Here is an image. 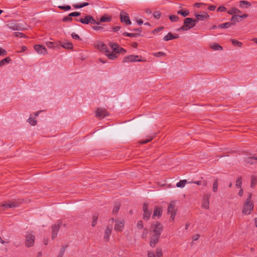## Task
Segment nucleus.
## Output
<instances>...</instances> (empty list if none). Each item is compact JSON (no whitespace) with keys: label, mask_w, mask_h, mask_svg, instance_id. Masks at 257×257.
<instances>
[{"label":"nucleus","mask_w":257,"mask_h":257,"mask_svg":"<svg viewBox=\"0 0 257 257\" xmlns=\"http://www.w3.org/2000/svg\"><path fill=\"white\" fill-rule=\"evenodd\" d=\"M251 194L249 193L242 209V213L245 215L249 214L253 209V204L251 201Z\"/></svg>","instance_id":"obj_1"},{"label":"nucleus","mask_w":257,"mask_h":257,"mask_svg":"<svg viewBox=\"0 0 257 257\" xmlns=\"http://www.w3.org/2000/svg\"><path fill=\"white\" fill-rule=\"evenodd\" d=\"M197 20L196 19L187 18L184 20V25L180 27V30L182 31H188L194 27Z\"/></svg>","instance_id":"obj_2"},{"label":"nucleus","mask_w":257,"mask_h":257,"mask_svg":"<svg viewBox=\"0 0 257 257\" xmlns=\"http://www.w3.org/2000/svg\"><path fill=\"white\" fill-rule=\"evenodd\" d=\"M75 20L76 21L80 22L83 24H91L99 25V23L98 22H96L93 17L90 15H86L84 18H81L79 19H76Z\"/></svg>","instance_id":"obj_3"},{"label":"nucleus","mask_w":257,"mask_h":257,"mask_svg":"<svg viewBox=\"0 0 257 257\" xmlns=\"http://www.w3.org/2000/svg\"><path fill=\"white\" fill-rule=\"evenodd\" d=\"M22 201L20 199L18 200H13L11 201L6 202L5 203L2 204L1 205V207L2 208L3 210H5L8 208H11L18 207L21 203Z\"/></svg>","instance_id":"obj_4"},{"label":"nucleus","mask_w":257,"mask_h":257,"mask_svg":"<svg viewBox=\"0 0 257 257\" xmlns=\"http://www.w3.org/2000/svg\"><path fill=\"white\" fill-rule=\"evenodd\" d=\"M163 229V225L158 222L154 224H152L150 228V231L153 232V234H156L159 235H161Z\"/></svg>","instance_id":"obj_5"},{"label":"nucleus","mask_w":257,"mask_h":257,"mask_svg":"<svg viewBox=\"0 0 257 257\" xmlns=\"http://www.w3.org/2000/svg\"><path fill=\"white\" fill-rule=\"evenodd\" d=\"M175 201L171 202L168 206V213L171 215L170 218V221H173L175 218V216L176 214V209L175 208Z\"/></svg>","instance_id":"obj_6"},{"label":"nucleus","mask_w":257,"mask_h":257,"mask_svg":"<svg viewBox=\"0 0 257 257\" xmlns=\"http://www.w3.org/2000/svg\"><path fill=\"white\" fill-rule=\"evenodd\" d=\"M139 57L138 55H131L127 56H125L123 60L122 63H127V62H145L146 60L145 59H138Z\"/></svg>","instance_id":"obj_7"},{"label":"nucleus","mask_w":257,"mask_h":257,"mask_svg":"<svg viewBox=\"0 0 257 257\" xmlns=\"http://www.w3.org/2000/svg\"><path fill=\"white\" fill-rule=\"evenodd\" d=\"M120 20L121 23H124L126 25H130L132 23L128 14L123 11H121L119 15Z\"/></svg>","instance_id":"obj_8"},{"label":"nucleus","mask_w":257,"mask_h":257,"mask_svg":"<svg viewBox=\"0 0 257 257\" xmlns=\"http://www.w3.org/2000/svg\"><path fill=\"white\" fill-rule=\"evenodd\" d=\"M35 237L33 234L29 233L26 236V245L29 247L32 246L34 244Z\"/></svg>","instance_id":"obj_9"},{"label":"nucleus","mask_w":257,"mask_h":257,"mask_svg":"<svg viewBox=\"0 0 257 257\" xmlns=\"http://www.w3.org/2000/svg\"><path fill=\"white\" fill-rule=\"evenodd\" d=\"M114 230L116 231L121 232L123 230L124 226V221L122 220L120 221L115 220Z\"/></svg>","instance_id":"obj_10"},{"label":"nucleus","mask_w":257,"mask_h":257,"mask_svg":"<svg viewBox=\"0 0 257 257\" xmlns=\"http://www.w3.org/2000/svg\"><path fill=\"white\" fill-rule=\"evenodd\" d=\"M210 197V194H205L203 198V201L202 203V206L207 209L209 208V199Z\"/></svg>","instance_id":"obj_11"},{"label":"nucleus","mask_w":257,"mask_h":257,"mask_svg":"<svg viewBox=\"0 0 257 257\" xmlns=\"http://www.w3.org/2000/svg\"><path fill=\"white\" fill-rule=\"evenodd\" d=\"M160 237V235L156 234L152 235L150 239V246L152 247H155L156 244L159 242Z\"/></svg>","instance_id":"obj_12"},{"label":"nucleus","mask_w":257,"mask_h":257,"mask_svg":"<svg viewBox=\"0 0 257 257\" xmlns=\"http://www.w3.org/2000/svg\"><path fill=\"white\" fill-rule=\"evenodd\" d=\"M6 26L12 30H19L20 29V26L16 23L14 21L9 22L6 25Z\"/></svg>","instance_id":"obj_13"},{"label":"nucleus","mask_w":257,"mask_h":257,"mask_svg":"<svg viewBox=\"0 0 257 257\" xmlns=\"http://www.w3.org/2000/svg\"><path fill=\"white\" fill-rule=\"evenodd\" d=\"M96 47L99 51H100L102 52H104L105 53L108 52V49L107 45L102 42H98L96 46Z\"/></svg>","instance_id":"obj_14"},{"label":"nucleus","mask_w":257,"mask_h":257,"mask_svg":"<svg viewBox=\"0 0 257 257\" xmlns=\"http://www.w3.org/2000/svg\"><path fill=\"white\" fill-rule=\"evenodd\" d=\"M143 218L145 220H148L151 216V211H149L148 209V204L147 203H145L143 205Z\"/></svg>","instance_id":"obj_15"},{"label":"nucleus","mask_w":257,"mask_h":257,"mask_svg":"<svg viewBox=\"0 0 257 257\" xmlns=\"http://www.w3.org/2000/svg\"><path fill=\"white\" fill-rule=\"evenodd\" d=\"M35 50L39 54L45 55L47 53L46 48L41 45H36L35 46Z\"/></svg>","instance_id":"obj_16"},{"label":"nucleus","mask_w":257,"mask_h":257,"mask_svg":"<svg viewBox=\"0 0 257 257\" xmlns=\"http://www.w3.org/2000/svg\"><path fill=\"white\" fill-rule=\"evenodd\" d=\"M108 115L107 112L103 108H98L96 111V116L97 117L103 118Z\"/></svg>","instance_id":"obj_17"},{"label":"nucleus","mask_w":257,"mask_h":257,"mask_svg":"<svg viewBox=\"0 0 257 257\" xmlns=\"http://www.w3.org/2000/svg\"><path fill=\"white\" fill-rule=\"evenodd\" d=\"M162 213V209L160 207H157L154 211L152 218L155 219L156 216L160 217Z\"/></svg>","instance_id":"obj_18"},{"label":"nucleus","mask_w":257,"mask_h":257,"mask_svg":"<svg viewBox=\"0 0 257 257\" xmlns=\"http://www.w3.org/2000/svg\"><path fill=\"white\" fill-rule=\"evenodd\" d=\"M209 17V16L207 13H205L203 14H198L196 15V20H197V22H198L199 20L203 21L205 19H208Z\"/></svg>","instance_id":"obj_19"},{"label":"nucleus","mask_w":257,"mask_h":257,"mask_svg":"<svg viewBox=\"0 0 257 257\" xmlns=\"http://www.w3.org/2000/svg\"><path fill=\"white\" fill-rule=\"evenodd\" d=\"M109 46L112 49L113 52L118 53V51L120 46L117 44L115 43L110 42L109 43Z\"/></svg>","instance_id":"obj_20"},{"label":"nucleus","mask_w":257,"mask_h":257,"mask_svg":"<svg viewBox=\"0 0 257 257\" xmlns=\"http://www.w3.org/2000/svg\"><path fill=\"white\" fill-rule=\"evenodd\" d=\"M111 228H109V227H107L105 230V232H104V239L106 240V241H108V239H109V236L111 233Z\"/></svg>","instance_id":"obj_21"},{"label":"nucleus","mask_w":257,"mask_h":257,"mask_svg":"<svg viewBox=\"0 0 257 257\" xmlns=\"http://www.w3.org/2000/svg\"><path fill=\"white\" fill-rule=\"evenodd\" d=\"M178 38V36H174L171 33H169L166 36H165L163 38V40L166 41H168L169 40H171L174 39H176Z\"/></svg>","instance_id":"obj_22"},{"label":"nucleus","mask_w":257,"mask_h":257,"mask_svg":"<svg viewBox=\"0 0 257 257\" xmlns=\"http://www.w3.org/2000/svg\"><path fill=\"white\" fill-rule=\"evenodd\" d=\"M106 55L109 59L113 60L117 57L118 53L114 52H110L108 51V52L106 53Z\"/></svg>","instance_id":"obj_23"},{"label":"nucleus","mask_w":257,"mask_h":257,"mask_svg":"<svg viewBox=\"0 0 257 257\" xmlns=\"http://www.w3.org/2000/svg\"><path fill=\"white\" fill-rule=\"evenodd\" d=\"M112 18L110 16H108L106 15H105L101 17L100 19V23H103V22H109L111 21Z\"/></svg>","instance_id":"obj_24"},{"label":"nucleus","mask_w":257,"mask_h":257,"mask_svg":"<svg viewBox=\"0 0 257 257\" xmlns=\"http://www.w3.org/2000/svg\"><path fill=\"white\" fill-rule=\"evenodd\" d=\"M233 25H235V21H234V22H227V23H225L223 24H221L218 26V28H227Z\"/></svg>","instance_id":"obj_25"},{"label":"nucleus","mask_w":257,"mask_h":257,"mask_svg":"<svg viewBox=\"0 0 257 257\" xmlns=\"http://www.w3.org/2000/svg\"><path fill=\"white\" fill-rule=\"evenodd\" d=\"M250 6H251L250 3L248 1H241L239 2V7L240 8H247L250 7Z\"/></svg>","instance_id":"obj_26"},{"label":"nucleus","mask_w":257,"mask_h":257,"mask_svg":"<svg viewBox=\"0 0 257 257\" xmlns=\"http://www.w3.org/2000/svg\"><path fill=\"white\" fill-rule=\"evenodd\" d=\"M241 12L239 10L235 8H232L227 11V13L228 14L231 15L232 16L236 15V14H241Z\"/></svg>","instance_id":"obj_27"},{"label":"nucleus","mask_w":257,"mask_h":257,"mask_svg":"<svg viewBox=\"0 0 257 257\" xmlns=\"http://www.w3.org/2000/svg\"><path fill=\"white\" fill-rule=\"evenodd\" d=\"M251 179V183H250V187L254 188L255 185L257 183V177L255 175H251L250 177Z\"/></svg>","instance_id":"obj_28"},{"label":"nucleus","mask_w":257,"mask_h":257,"mask_svg":"<svg viewBox=\"0 0 257 257\" xmlns=\"http://www.w3.org/2000/svg\"><path fill=\"white\" fill-rule=\"evenodd\" d=\"M11 61L10 57H6L0 61V67H2L6 64L9 63Z\"/></svg>","instance_id":"obj_29"},{"label":"nucleus","mask_w":257,"mask_h":257,"mask_svg":"<svg viewBox=\"0 0 257 257\" xmlns=\"http://www.w3.org/2000/svg\"><path fill=\"white\" fill-rule=\"evenodd\" d=\"M242 185V178L241 176H238L237 178L236 182H235V186L237 188H241Z\"/></svg>","instance_id":"obj_30"},{"label":"nucleus","mask_w":257,"mask_h":257,"mask_svg":"<svg viewBox=\"0 0 257 257\" xmlns=\"http://www.w3.org/2000/svg\"><path fill=\"white\" fill-rule=\"evenodd\" d=\"M187 182V181L186 180H180L179 182L177 183L176 186L179 188H183L185 186Z\"/></svg>","instance_id":"obj_31"},{"label":"nucleus","mask_w":257,"mask_h":257,"mask_svg":"<svg viewBox=\"0 0 257 257\" xmlns=\"http://www.w3.org/2000/svg\"><path fill=\"white\" fill-rule=\"evenodd\" d=\"M153 140L152 137H148L147 138L143 139L139 141L141 144H146L149 143Z\"/></svg>","instance_id":"obj_32"},{"label":"nucleus","mask_w":257,"mask_h":257,"mask_svg":"<svg viewBox=\"0 0 257 257\" xmlns=\"http://www.w3.org/2000/svg\"><path fill=\"white\" fill-rule=\"evenodd\" d=\"M210 47L215 50H222L223 48L217 43H214L210 46Z\"/></svg>","instance_id":"obj_33"},{"label":"nucleus","mask_w":257,"mask_h":257,"mask_svg":"<svg viewBox=\"0 0 257 257\" xmlns=\"http://www.w3.org/2000/svg\"><path fill=\"white\" fill-rule=\"evenodd\" d=\"M62 46L65 48V49H72L73 48V45L72 43H70V42H66V43H64Z\"/></svg>","instance_id":"obj_34"},{"label":"nucleus","mask_w":257,"mask_h":257,"mask_svg":"<svg viewBox=\"0 0 257 257\" xmlns=\"http://www.w3.org/2000/svg\"><path fill=\"white\" fill-rule=\"evenodd\" d=\"M231 42L234 46H236L239 47H241L242 46V43L238 40L235 39H231Z\"/></svg>","instance_id":"obj_35"},{"label":"nucleus","mask_w":257,"mask_h":257,"mask_svg":"<svg viewBox=\"0 0 257 257\" xmlns=\"http://www.w3.org/2000/svg\"><path fill=\"white\" fill-rule=\"evenodd\" d=\"M218 181L216 180L214 181L212 187V191L213 192H216L218 189Z\"/></svg>","instance_id":"obj_36"},{"label":"nucleus","mask_w":257,"mask_h":257,"mask_svg":"<svg viewBox=\"0 0 257 257\" xmlns=\"http://www.w3.org/2000/svg\"><path fill=\"white\" fill-rule=\"evenodd\" d=\"M239 15H233L231 18V22H234L235 21V24L236 22H239Z\"/></svg>","instance_id":"obj_37"},{"label":"nucleus","mask_w":257,"mask_h":257,"mask_svg":"<svg viewBox=\"0 0 257 257\" xmlns=\"http://www.w3.org/2000/svg\"><path fill=\"white\" fill-rule=\"evenodd\" d=\"M156 254L157 257H163V252L161 248H157L156 250Z\"/></svg>","instance_id":"obj_38"},{"label":"nucleus","mask_w":257,"mask_h":257,"mask_svg":"<svg viewBox=\"0 0 257 257\" xmlns=\"http://www.w3.org/2000/svg\"><path fill=\"white\" fill-rule=\"evenodd\" d=\"M177 14H180V15H181L182 16H183V17H185L187 16H188L189 15V12L188 11L181 10V11H179L177 12Z\"/></svg>","instance_id":"obj_39"},{"label":"nucleus","mask_w":257,"mask_h":257,"mask_svg":"<svg viewBox=\"0 0 257 257\" xmlns=\"http://www.w3.org/2000/svg\"><path fill=\"white\" fill-rule=\"evenodd\" d=\"M28 121L32 125H35L37 124V120L32 117H30Z\"/></svg>","instance_id":"obj_40"},{"label":"nucleus","mask_w":257,"mask_h":257,"mask_svg":"<svg viewBox=\"0 0 257 257\" xmlns=\"http://www.w3.org/2000/svg\"><path fill=\"white\" fill-rule=\"evenodd\" d=\"M60 228V225H54L52 227V232L58 233Z\"/></svg>","instance_id":"obj_41"},{"label":"nucleus","mask_w":257,"mask_h":257,"mask_svg":"<svg viewBox=\"0 0 257 257\" xmlns=\"http://www.w3.org/2000/svg\"><path fill=\"white\" fill-rule=\"evenodd\" d=\"M122 35L124 36H127L130 37H136L138 34L135 33H128L127 32H124L122 34Z\"/></svg>","instance_id":"obj_42"},{"label":"nucleus","mask_w":257,"mask_h":257,"mask_svg":"<svg viewBox=\"0 0 257 257\" xmlns=\"http://www.w3.org/2000/svg\"><path fill=\"white\" fill-rule=\"evenodd\" d=\"M154 17L156 19H159L161 16V13L160 11H155L153 14Z\"/></svg>","instance_id":"obj_43"},{"label":"nucleus","mask_w":257,"mask_h":257,"mask_svg":"<svg viewBox=\"0 0 257 257\" xmlns=\"http://www.w3.org/2000/svg\"><path fill=\"white\" fill-rule=\"evenodd\" d=\"M169 19L171 20V21L174 22H177L179 18L178 16H177L176 15H170L169 16Z\"/></svg>","instance_id":"obj_44"},{"label":"nucleus","mask_w":257,"mask_h":257,"mask_svg":"<svg viewBox=\"0 0 257 257\" xmlns=\"http://www.w3.org/2000/svg\"><path fill=\"white\" fill-rule=\"evenodd\" d=\"M97 215H94L93 217V220H92V221L91 222V225L92 226H94L96 224V221H97Z\"/></svg>","instance_id":"obj_45"},{"label":"nucleus","mask_w":257,"mask_h":257,"mask_svg":"<svg viewBox=\"0 0 257 257\" xmlns=\"http://www.w3.org/2000/svg\"><path fill=\"white\" fill-rule=\"evenodd\" d=\"M153 55L158 57H162V56H164L166 55L165 53L163 52H159L157 53H154Z\"/></svg>","instance_id":"obj_46"},{"label":"nucleus","mask_w":257,"mask_h":257,"mask_svg":"<svg viewBox=\"0 0 257 257\" xmlns=\"http://www.w3.org/2000/svg\"><path fill=\"white\" fill-rule=\"evenodd\" d=\"M58 8L61 10H63L65 11H67L71 9V7L69 5L66 6H59Z\"/></svg>","instance_id":"obj_47"},{"label":"nucleus","mask_w":257,"mask_h":257,"mask_svg":"<svg viewBox=\"0 0 257 257\" xmlns=\"http://www.w3.org/2000/svg\"><path fill=\"white\" fill-rule=\"evenodd\" d=\"M80 15V13L78 12H75L71 13L69 14V17H77Z\"/></svg>","instance_id":"obj_48"},{"label":"nucleus","mask_w":257,"mask_h":257,"mask_svg":"<svg viewBox=\"0 0 257 257\" xmlns=\"http://www.w3.org/2000/svg\"><path fill=\"white\" fill-rule=\"evenodd\" d=\"M92 28L95 31H100L103 30V27L99 26H92Z\"/></svg>","instance_id":"obj_49"},{"label":"nucleus","mask_w":257,"mask_h":257,"mask_svg":"<svg viewBox=\"0 0 257 257\" xmlns=\"http://www.w3.org/2000/svg\"><path fill=\"white\" fill-rule=\"evenodd\" d=\"M144 224L142 220H140L138 222L137 227L139 229H142L143 228Z\"/></svg>","instance_id":"obj_50"},{"label":"nucleus","mask_w":257,"mask_h":257,"mask_svg":"<svg viewBox=\"0 0 257 257\" xmlns=\"http://www.w3.org/2000/svg\"><path fill=\"white\" fill-rule=\"evenodd\" d=\"M119 209V206L118 205H115L113 209L112 212L113 214L116 213L118 212Z\"/></svg>","instance_id":"obj_51"},{"label":"nucleus","mask_w":257,"mask_h":257,"mask_svg":"<svg viewBox=\"0 0 257 257\" xmlns=\"http://www.w3.org/2000/svg\"><path fill=\"white\" fill-rule=\"evenodd\" d=\"M7 55V52L5 50L0 48V56H5Z\"/></svg>","instance_id":"obj_52"},{"label":"nucleus","mask_w":257,"mask_h":257,"mask_svg":"<svg viewBox=\"0 0 257 257\" xmlns=\"http://www.w3.org/2000/svg\"><path fill=\"white\" fill-rule=\"evenodd\" d=\"M72 20V18H71V17H69V15L68 16L64 17L63 19V22H67V21H71Z\"/></svg>","instance_id":"obj_53"},{"label":"nucleus","mask_w":257,"mask_h":257,"mask_svg":"<svg viewBox=\"0 0 257 257\" xmlns=\"http://www.w3.org/2000/svg\"><path fill=\"white\" fill-rule=\"evenodd\" d=\"M226 10V9L224 6H220L217 9V11L218 12H225Z\"/></svg>","instance_id":"obj_54"},{"label":"nucleus","mask_w":257,"mask_h":257,"mask_svg":"<svg viewBox=\"0 0 257 257\" xmlns=\"http://www.w3.org/2000/svg\"><path fill=\"white\" fill-rule=\"evenodd\" d=\"M148 257H156L155 253L153 251H148Z\"/></svg>","instance_id":"obj_55"},{"label":"nucleus","mask_w":257,"mask_h":257,"mask_svg":"<svg viewBox=\"0 0 257 257\" xmlns=\"http://www.w3.org/2000/svg\"><path fill=\"white\" fill-rule=\"evenodd\" d=\"M200 237V235L198 234H195L192 236V239L194 241L197 240Z\"/></svg>","instance_id":"obj_56"},{"label":"nucleus","mask_w":257,"mask_h":257,"mask_svg":"<svg viewBox=\"0 0 257 257\" xmlns=\"http://www.w3.org/2000/svg\"><path fill=\"white\" fill-rule=\"evenodd\" d=\"M14 34L16 37H24L25 36V34L22 33H15Z\"/></svg>","instance_id":"obj_57"},{"label":"nucleus","mask_w":257,"mask_h":257,"mask_svg":"<svg viewBox=\"0 0 257 257\" xmlns=\"http://www.w3.org/2000/svg\"><path fill=\"white\" fill-rule=\"evenodd\" d=\"M71 36L74 39H80V37L77 34L74 33H73Z\"/></svg>","instance_id":"obj_58"},{"label":"nucleus","mask_w":257,"mask_h":257,"mask_svg":"<svg viewBox=\"0 0 257 257\" xmlns=\"http://www.w3.org/2000/svg\"><path fill=\"white\" fill-rule=\"evenodd\" d=\"M126 52V50L123 48L119 47V50L118 51V54L120 53L124 54Z\"/></svg>","instance_id":"obj_59"},{"label":"nucleus","mask_w":257,"mask_h":257,"mask_svg":"<svg viewBox=\"0 0 257 257\" xmlns=\"http://www.w3.org/2000/svg\"><path fill=\"white\" fill-rule=\"evenodd\" d=\"M164 29V27H160L157 29H156L154 30V33H158Z\"/></svg>","instance_id":"obj_60"},{"label":"nucleus","mask_w":257,"mask_h":257,"mask_svg":"<svg viewBox=\"0 0 257 257\" xmlns=\"http://www.w3.org/2000/svg\"><path fill=\"white\" fill-rule=\"evenodd\" d=\"M216 9V6L214 5L209 6L208 7V9L210 11H214Z\"/></svg>","instance_id":"obj_61"},{"label":"nucleus","mask_w":257,"mask_h":257,"mask_svg":"<svg viewBox=\"0 0 257 257\" xmlns=\"http://www.w3.org/2000/svg\"><path fill=\"white\" fill-rule=\"evenodd\" d=\"M253 160V157L252 158H249L246 160L247 163H250V164H253V162L252 161Z\"/></svg>","instance_id":"obj_62"},{"label":"nucleus","mask_w":257,"mask_h":257,"mask_svg":"<svg viewBox=\"0 0 257 257\" xmlns=\"http://www.w3.org/2000/svg\"><path fill=\"white\" fill-rule=\"evenodd\" d=\"M120 29V26H116V27H112V29L113 30V31L114 32H117L118 31H119Z\"/></svg>","instance_id":"obj_63"},{"label":"nucleus","mask_w":257,"mask_h":257,"mask_svg":"<svg viewBox=\"0 0 257 257\" xmlns=\"http://www.w3.org/2000/svg\"><path fill=\"white\" fill-rule=\"evenodd\" d=\"M46 45L48 47L51 48L53 47V43L51 42H48L46 43Z\"/></svg>","instance_id":"obj_64"}]
</instances>
